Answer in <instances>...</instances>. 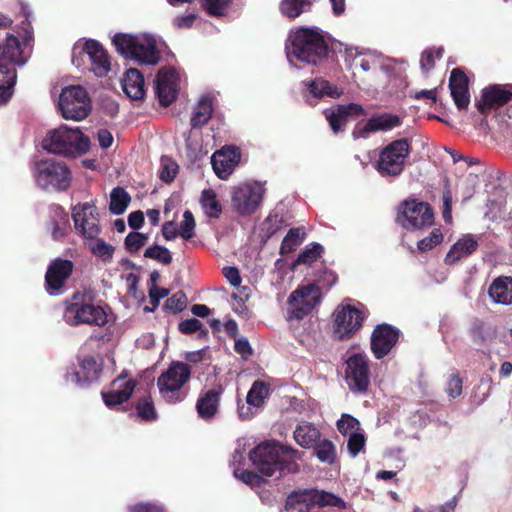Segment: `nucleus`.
I'll return each instance as SVG.
<instances>
[{
    "label": "nucleus",
    "mask_w": 512,
    "mask_h": 512,
    "mask_svg": "<svg viewBox=\"0 0 512 512\" xmlns=\"http://www.w3.org/2000/svg\"><path fill=\"white\" fill-rule=\"evenodd\" d=\"M26 10L23 6L26 19L22 22L21 31L17 32L18 36L8 34L3 46V61L0 62V104L8 102L13 95L17 78L14 65H24L29 57L28 47L32 41V32Z\"/></svg>",
    "instance_id": "1"
},
{
    "label": "nucleus",
    "mask_w": 512,
    "mask_h": 512,
    "mask_svg": "<svg viewBox=\"0 0 512 512\" xmlns=\"http://www.w3.org/2000/svg\"><path fill=\"white\" fill-rule=\"evenodd\" d=\"M300 456L298 450L275 441L261 443L249 453L252 463L266 476L273 475L277 469L295 470L294 462Z\"/></svg>",
    "instance_id": "2"
},
{
    "label": "nucleus",
    "mask_w": 512,
    "mask_h": 512,
    "mask_svg": "<svg viewBox=\"0 0 512 512\" xmlns=\"http://www.w3.org/2000/svg\"><path fill=\"white\" fill-rule=\"evenodd\" d=\"M113 44L121 55L139 64L155 65L160 59L156 39L147 33L116 34Z\"/></svg>",
    "instance_id": "3"
},
{
    "label": "nucleus",
    "mask_w": 512,
    "mask_h": 512,
    "mask_svg": "<svg viewBox=\"0 0 512 512\" xmlns=\"http://www.w3.org/2000/svg\"><path fill=\"white\" fill-rule=\"evenodd\" d=\"M327 44L323 36L314 29L301 28L295 32L287 58L291 64L294 59L316 65L326 57Z\"/></svg>",
    "instance_id": "4"
},
{
    "label": "nucleus",
    "mask_w": 512,
    "mask_h": 512,
    "mask_svg": "<svg viewBox=\"0 0 512 512\" xmlns=\"http://www.w3.org/2000/svg\"><path fill=\"white\" fill-rule=\"evenodd\" d=\"M43 148L54 154L76 156L89 149V138L78 128L61 126L47 134Z\"/></svg>",
    "instance_id": "5"
},
{
    "label": "nucleus",
    "mask_w": 512,
    "mask_h": 512,
    "mask_svg": "<svg viewBox=\"0 0 512 512\" xmlns=\"http://www.w3.org/2000/svg\"><path fill=\"white\" fill-rule=\"evenodd\" d=\"M190 376L191 368L188 364L180 361L172 362L157 380L162 398L166 402L173 404L184 400L186 394L182 388L188 382Z\"/></svg>",
    "instance_id": "6"
},
{
    "label": "nucleus",
    "mask_w": 512,
    "mask_h": 512,
    "mask_svg": "<svg viewBox=\"0 0 512 512\" xmlns=\"http://www.w3.org/2000/svg\"><path fill=\"white\" fill-rule=\"evenodd\" d=\"M32 172L37 185L43 189L66 190L71 183L69 168L54 159L37 161Z\"/></svg>",
    "instance_id": "7"
},
{
    "label": "nucleus",
    "mask_w": 512,
    "mask_h": 512,
    "mask_svg": "<svg viewBox=\"0 0 512 512\" xmlns=\"http://www.w3.org/2000/svg\"><path fill=\"white\" fill-rule=\"evenodd\" d=\"M265 194L264 185L258 181H247L231 189V205L241 216H250L260 207Z\"/></svg>",
    "instance_id": "8"
},
{
    "label": "nucleus",
    "mask_w": 512,
    "mask_h": 512,
    "mask_svg": "<svg viewBox=\"0 0 512 512\" xmlns=\"http://www.w3.org/2000/svg\"><path fill=\"white\" fill-rule=\"evenodd\" d=\"M58 107L65 119L80 121L91 111V102L81 86H67L59 96Z\"/></svg>",
    "instance_id": "9"
},
{
    "label": "nucleus",
    "mask_w": 512,
    "mask_h": 512,
    "mask_svg": "<svg viewBox=\"0 0 512 512\" xmlns=\"http://www.w3.org/2000/svg\"><path fill=\"white\" fill-rule=\"evenodd\" d=\"M64 321L72 326L88 324L102 327L108 322V314L104 307L94 303H80L72 301L67 304L64 313Z\"/></svg>",
    "instance_id": "10"
},
{
    "label": "nucleus",
    "mask_w": 512,
    "mask_h": 512,
    "mask_svg": "<svg viewBox=\"0 0 512 512\" xmlns=\"http://www.w3.org/2000/svg\"><path fill=\"white\" fill-rule=\"evenodd\" d=\"M410 153L407 139H398L388 144L379 155L377 170L382 176H398L404 169Z\"/></svg>",
    "instance_id": "11"
},
{
    "label": "nucleus",
    "mask_w": 512,
    "mask_h": 512,
    "mask_svg": "<svg viewBox=\"0 0 512 512\" xmlns=\"http://www.w3.org/2000/svg\"><path fill=\"white\" fill-rule=\"evenodd\" d=\"M434 215L427 203L405 201L400 207L397 222L405 229H422L433 223Z\"/></svg>",
    "instance_id": "12"
},
{
    "label": "nucleus",
    "mask_w": 512,
    "mask_h": 512,
    "mask_svg": "<svg viewBox=\"0 0 512 512\" xmlns=\"http://www.w3.org/2000/svg\"><path fill=\"white\" fill-rule=\"evenodd\" d=\"M335 333L340 339L349 338L359 330L367 316L366 309L342 303L335 310Z\"/></svg>",
    "instance_id": "13"
},
{
    "label": "nucleus",
    "mask_w": 512,
    "mask_h": 512,
    "mask_svg": "<svg viewBox=\"0 0 512 512\" xmlns=\"http://www.w3.org/2000/svg\"><path fill=\"white\" fill-rule=\"evenodd\" d=\"M74 227L85 240L98 237L101 232L99 215L92 202L79 203L72 209Z\"/></svg>",
    "instance_id": "14"
},
{
    "label": "nucleus",
    "mask_w": 512,
    "mask_h": 512,
    "mask_svg": "<svg viewBox=\"0 0 512 512\" xmlns=\"http://www.w3.org/2000/svg\"><path fill=\"white\" fill-rule=\"evenodd\" d=\"M320 297V288L315 284H308L297 288L288 298L290 318L302 319L319 303Z\"/></svg>",
    "instance_id": "15"
},
{
    "label": "nucleus",
    "mask_w": 512,
    "mask_h": 512,
    "mask_svg": "<svg viewBox=\"0 0 512 512\" xmlns=\"http://www.w3.org/2000/svg\"><path fill=\"white\" fill-rule=\"evenodd\" d=\"M345 381L353 392H365L370 384L367 356L353 353L346 360Z\"/></svg>",
    "instance_id": "16"
},
{
    "label": "nucleus",
    "mask_w": 512,
    "mask_h": 512,
    "mask_svg": "<svg viewBox=\"0 0 512 512\" xmlns=\"http://www.w3.org/2000/svg\"><path fill=\"white\" fill-rule=\"evenodd\" d=\"M402 118L392 113L375 114L365 123L356 125L353 130V137L368 138L371 133L388 132L401 126Z\"/></svg>",
    "instance_id": "17"
},
{
    "label": "nucleus",
    "mask_w": 512,
    "mask_h": 512,
    "mask_svg": "<svg viewBox=\"0 0 512 512\" xmlns=\"http://www.w3.org/2000/svg\"><path fill=\"white\" fill-rule=\"evenodd\" d=\"M179 90V77L174 68H162L159 70L155 91L162 106H169L177 97Z\"/></svg>",
    "instance_id": "18"
},
{
    "label": "nucleus",
    "mask_w": 512,
    "mask_h": 512,
    "mask_svg": "<svg viewBox=\"0 0 512 512\" xmlns=\"http://www.w3.org/2000/svg\"><path fill=\"white\" fill-rule=\"evenodd\" d=\"M73 263L70 260L56 259L48 267L45 280L50 295L62 293V288L72 273Z\"/></svg>",
    "instance_id": "19"
},
{
    "label": "nucleus",
    "mask_w": 512,
    "mask_h": 512,
    "mask_svg": "<svg viewBox=\"0 0 512 512\" xmlns=\"http://www.w3.org/2000/svg\"><path fill=\"white\" fill-rule=\"evenodd\" d=\"M398 331L391 326L378 325L371 336V349L377 359L387 355L398 340Z\"/></svg>",
    "instance_id": "20"
},
{
    "label": "nucleus",
    "mask_w": 512,
    "mask_h": 512,
    "mask_svg": "<svg viewBox=\"0 0 512 512\" xmlns=\"http://www.w3.org/2000/svg\"><path fill=\"white\" fill-rule=\"evenodd\" d=\"M224 387L217 384L209 390L202 391L196 402V411L201 419L211 420L218 413Z\"/></svg>",
    "instance_id": "21"
},
{
    "label": "nucleus",
    "mask_w": 512,
    "mask_h": 512,
    "mask_svg": "<svg viewBox=\"0 0 512 512\" xmlns=\"http://www.w3.org/2000/svg\"><path fill=\"white\" fill-rule=\"evenodd\" d=\"M240 161V152L235 147H224L211 157L213 169L221 179H227Z\"/></svg>",
    "instance_id": "22"
},
{
    "label": "nucleus",
    "mask_w": 512,
    "mask_h": 512,
    "mask_svg": "<svg viewBox=\"0 0 512 512\" xmlns=\"http://www.w3.org/2000/svg\"><path fill=\"white\" fill-rule=\"evenodd\" d=\"M136 382L132 379L118 377L112 382V388L108 392H102L106 406L113 408L127 401L132 395Z\"/></svg>",
    "instance_id": "23"
},
{
    "label": "nucleus",
    "mask_w": 512,
    "mask_h": 512,
    "mask_svg": "<svg viewBox=\"0 0 512 512\" xmlns=\"http://www.w3.org/2000/svg\"><path fill=\"white\" fill-rule=\"evenodd\" d=\"M83 52L89 57L91 70L98 77L110 71V61L104 48L95 40H88L83 45Z\"/></svg>",
    "instance_id": "24"
},
{
    "label": "nucleus",
    "mask_w": 512,
    "mask_h": 512,
    "mask_svg": "<svg viewBox=\"0 0 512 512\" xmlns=\"http://www.w3.org/2000/svg\"><path fill=\"white\" fill-rule=\"evenodd\" d=\"M451 96L458 109H466L470 103L468 78L460 68L452 70L449 79Z\"/></svg>",
    "instance_id": "25"
},
{
    "label": "nucleus",
    "mask_w": 512,
    "mask_h": 512,
    "mask_svg": "<svg viewBox=\"0 0 512 512\" xmlns=\"http://www.w3.org/2000/svg\"><path fill=\"white\" fill-rule=\"evenodd\" d=\"M479 238L473 234H465L450 248L445 257V263L452 265L462 258H466L477 250Z\"/></svg>",
    "instance_id": "26"
},
{
    "label": "nucleus",
    "mask_w": 512,
    "mask_h": 512,
    "mask_svg": "<svg viewBox=\"0 0 512 512\" xmlns=\"http://www.w3.org/2000/svg\"><path fill=\"white\" fill-rule=\"evenodd\" d=\"M362 114H364V109L361 105L350 103L347 105H338L326 111V118L333 132L337 133L346 125L348 116Z\"/></svg>",
    "instance_id": "27"
},
{
    "label": "nucleus",
    "mask_w": 512,
    "mask_h": 512,
    "mask_svg": "<svg viewBox=\"0 0 512 512\" xmlns=\"http://www.w3.org/2000/svg\"><path fill=\"white\" fill-rule=\"evenodd\" d=\"M511 98L512 91L500 85H493L483 90L482 99L478 103V109L484 113L486 109L506 104Z\"/></svg>",
    "instance_id": "28"
},
{
    "label": "nucleus",
    "mask_w": 512,
    "mask_h": 512,
    "mask_svg": "<svg viewBox=\"0 0 512 512\" xmlns=\"http://www.w3.org/2000/svg\"><path fill=\"white\" fill-rule=\"evenodd\" d=\"M100 366L92 356H85L79 362V370L67 375V381L83 385L97 379Z\"/></svg>",
    "instance_id": "29"
},
{
    "label": "nucleus",
    "mask_w": 512,
    "mask_h": 512,
    "mask_svg": "<svg viewBox=\"0 0 512 512\" xmlns=\"http://www.w3.org/2000/svg\"><path fill=\"white\" fill-rule=\"evenodd\" d=\"M488 294L496 304H512V278L500 276L493 280L488 289Z\"/></svg>",
    "instance_id": "30"
},
{
    "label": "nucleus",
    "mask_w": 512,
    "mask_h": 512,
    "mask_svg": "<svg viewBox=\"0 0 512 512\" xmlns=\"http://www.w3.org/2000/svg\"><path fill=\"white\" fill-rule=\"evenodd\" d=\"M122 88L125 94L134 100L142 99L144 90L143 75L136 68H130L122 80Z\"/></svg>",
    "instance_id": "31"
},
{
    "label": "nucleus",
    "mask_w": 512,
    "mask_h": 512,
    "mask_svg": "<svg viewBox=\"0 0 512 512\" xmlns=\"http://www.w3.org/2000/svg\"><path fill=\"white\" fill-rule=\"evenodd\" d=\"M293 434L296 443L303 448L314 447L321 438L319 429L310 422L299 423Z\"/></svg>",
    "instance_id": "32"
},
{
    "label": "nucleus",
    "mask_w": 512,
    "mask_h": 512,
    "mask_svg": "<svg viewBox=\"0 0 512 512\" xmlns=\"http://www.w3.org/2000/svg\"><path fill=\"white\" fill-rule=\"evenodd\" d=\"M311 499L309 490L292 493L281 512H310L313 508Z\"/></svg>",
    "instance_id": "33"
},
{
    "label": "nucleus",
    "mask_w": 512,
    "mask_h": 512,
    "mask_svg": "<svg viewBox=\"0 0 512 512\" xmlns=\"http://www.w3.org/2000/svg\"><path fill=\"white\" fill-rule=\"evenodd\" d=\"M309 93L315 98H338L343 91L323 78H316L307 84Z\"/></svg>",
    "instance_id": "34"
},
{
    "label": "nucleus",
    "mask_w": 512,
    "mask_h": 512,
    "mask_svg": "<svg viewBox=\"0 0 512 512\" xmlns=\"http://www.w3.org/2000/svg\"><path fill=\"white\" fill-rule=\"evenodd\" d=\"M213 105L209 96H203L193 110L191 125L193 128L205 125L212 116Z\"/></svg>",
    "instance_id": "35"
},
{
    "label": "nucleus",
    "mask_w": 512,
    "mask_h": 512,
    "mask_svg": "<svg viewBox=\"0 0 512 512\" xmlns=\"http://www.w3.org/2000/svg\"><path fill=\"white\" fill-rule=\"evenodd\" d=\"M131 201L130 195L122 187L114 188L110 193L109 209L115 215L123 214Z\"/></svg>",
    "instance_id": "36"
},
{
    "label": "nucleus",
    "mask_w": 512,
    "mask_h": 512,
    "mask_svg": "<svg viewBox=\"0 0 512 512\" xmlns=\"http://www.w3.org/2000/svg\"><path fill=\"white\" fill-rule=\"evenodd\" d=\"M269 394V385L263 381L257 380L252 384L246 402L254 408H260Z\"/></svg>",
    "instance_id": "37"
},
{
    "label": "nucleus",
    "mask_w": 512,
    "mask_h": 512,
    "mask_svg": "<svg viewBox=\"0 0 512 512\" xmlns=\"http://www.w3.org/2000/svg\"><path fill=\"white\" fill-rule=\"evenodd\" d=\"M200 203L204 213L211 218H217L221 212L222 207L217 200L216 193L212 189H205L202 191Z\"/></svg>",
    "instance_id": "38"
},
{
    "label": "nucleus",
    "mask_w": 512,
    "mask_h": 512,
    "mask_svg": "<svg viewBox=\"0 0 512 512\" xmlns=\"http://www.w3.org/2000/svg\"><path fill=\"white\" fill-rule=\"evenodd\" d=\"M313 507H324L333 506L338 508H344V501L332 493L319 490H309Z\"/></svg>",
    "instance_id": "39"
},
{
    "label": "nucleus",
    "mask_w": 512,
    "mask_h": 512,
    "mask_svg": "<svg viewBox=\"0 0 512 512\" xmlns=\"http://www.w3.org/2000/svg\"><path fill=\"white\" fill-rule=\"evenodd\" d=\"M305 235L303 228H291L281 243L280 253L288 254L295 250L303 242Z\"/></svg>",
    "instance_id": "40"
},
{
    "label": "nucleus",
    "mask_w": 512,
    "mask_h": 512,
    "mask_svg": "<svg viewBox=\"0 0 512 512\" xmlns=\"http://www.w3.org/2000/svg\"><path fill=\"white\" fill-rule=\"evenodd\" d=\"M86 244L90 251L103 261H109L114 254V247L98 237L87 239Z\"/></svg>",
    "instance_id": "41"
},
{
    "label": "nucleus",
    "mask_w": 512,
    "mask_h": 512,
    "mask_svg": "<svg viewBox=\"0 0 512 512\" xmlns=\"http://www.w3.org/2000/svg\"><path fill=\"white\" fill-rule=\"evenodd\" d=\"M310 5L307 0H282L280 8L284 15L295 18L307 11Z\"/></svg>",
    "instance_id": "42"
},
{
    "label": "nucleus",
    "mask_w": 512,
    "mask_h": 512,
    "mask_svg": "<svg viewBox=\"0 0 512 512\" xmlns=\"http://www.w3.org/2000/svg\"><path fill=\"white\" fill-rule=\"evenodd\" d=\"M314 448L315 454L321 462L332 463L334 461L336 452L335 446L331 441L320 439Z\"/></svg>",
    "instance_id": "43"
},
{
    "label": "nucleus",
    "mask_w": 512,
    "mask_h": 512,
    "mask_svg": "<svg viewBox=\"0 0 512 512\" xmlns=\"http://www.w3.org/2000/svg\"><path fill=\"white\" fill-rule=\"evenodd\" d=\"M337 428L340 433L344 435H351L352 433L360 432L359 421L349 414H343L337 421Z\"/></svg>",
    "instance_id": "44"
},
{
    "label": "nucleus",
    "mask_w": 512,
    "mask_h": 512,
    "mask_svg": "<svg viewBox=\"0 0 512 512\" xmlns=\"http://www.w3.org/2000/svg\"><path fill=\"white\" fill-rule=\"evenodd\" d=\"M137 415L145 421H153L157 414L151 397H144L137 404Z\"/></svg>",
    "instance_id": "45"
},
{
    "label": "nucleus",
    "mask_w": 512,
    "mask_h": 512,
    "mask_svg": "<svg viewBox=\"0 0 512 512\" xmlns=\"http://www.w3.org/2000/svg\"><path fill=\"white\" fill-rule=\"evenodd\" d=\"M322 252L323 247L318 243H314L311 245V247L306 248L304 251L300 253L296 260V263L310 265L321 256Z\"/></svg>",
    "instance_id": "46"
},
{
    "label": "nucleus",
    "mask_w": 512,
    "mask_h": 512,
    "mask_svg": "<svg viewBox=\"0 0 512 512\" xmlns=\"http://www.w3.org/2000/svg\"><path fill=\"white\" fill-rule=\"evenodd\" d=\"M144 256L159 261L162 264L168 265L172 262L170 251L163 246H151L145 250Z\"/></svg>",
    "instance_id": "47"
},
{
    "label": "nucleus",
    "mask_w": 512,
    "mask_h": 512,
    "mask_svg": "<svg viewBox=\"0 0 512 512\" xmlns=\"http://www.w3.org/2000/svg\"><path fill=\"white\" fill-rule=\"evenodd\" d=\"M195 220L191 211L186 210L183 213V220L180 223L179 234L185 239L189 240L194 236Z\"/></svg>",
    "instance_id": "48"
},
{
    "label": "nucleus",
    "mask_w": 512,
    "mask_h": 512,
    "mask_svg": "<svg viewBox=\"0 0 512 512\" xmlns=\"http://www.w3.org/2000/svg\"><path fill=\"white\" fill-rule=\"evenodd\" d=\"M178 170V165L169 157L161 158L160 178L165 182H171Z\"/></svg>",
    "instance_id": "49"
},
{
    "label": "nucleus",
    "mask_w": 512,
    "mask_h": 512,
    "mask_svg": "<svg viewBox=\"0 0 512 512\" xmlns=\"http://www.w3.org/2000/svg\"><path fill=\"white\" fill-rule=\"evenodd\" d=\"M148 241V236L139 232H131L125 238V246L131 253L138 251Z\"/></svg>",
    "instance_id": "50"
},
{
    "label": "nucleus",
    "mask_w": 512,
    "mask_h": 512,
    "mask_svg": "<svg viewBox=\"0 0 512 512\" xmlns=\"http://www.w3.org/2000/svg\"><path fill=\"white\" fill-rule=\"evenodd\" d=\"M495 332L496 330L494 327L479 324L473 327L472 337L475 343L483 344L486 341L490 340L492 336L495 334Z\"/></svg>",
    "instance_id": "51"
},
{
    "label": "nucleus",
    "mask_w": 512,
    "mask_h": 512,
    "mask_svg": "<svg viewBox=\"0 0 512 512\" xmlns=\"http://www.w3.org/2000/svg\"><path fill=\"white\" fill-rule=\"evenodd\" d=\"M206 11L214 16H221L232 0H201Z\"/></svg>",
    "instance_id": "52"
},
{
    "label": "nucleus",
    "mask_w": 512,
    "mask_h": 512,
    "mask_svg": "<svg viewBox=\"0 0 512 512\" xmlns=\"http://www.w3.org/2000/svg\"><path fill=\"white\" fill-rule=\"evenodd\" d=\"M187 305L186 295L179 291L169 297L165 302V308L173 313L182 311Z\"/></svg>",
    "instance_id": "53"
},
{
    "label": "nucleus",
    "mask_w": 512,
    "mask_h": 512,
    "mask_svg": "<svg viewBox=\"0 0 512 512\" xmlns=\"http://www.w3.org/2000/svg\"><path fill=\"white\" fill-rule=\"evenodd\" d=\"M366 443V438L362 432L352 433L349 435L347 441V447L350 455L352 457H356L359 452L364 448Z\"/></svg>",
    "instance_id": "54"
},
{
    "label": "nucleus",
    "mask_w": 512,
    "mask_h": 512,
    "mask_svg": "<svg viewBox=\"0 0 512 512\" xmlns=\"http://www.w3.org/2000/svg\"><path fill=\"white\" fill-rule=\"evenodd\" d=\"M443 49H428L421 54L420 65L423 72H429L434 67L435 58H440Z\"/></svg>",
    "instance_id": "55"
},
{
    "label": "nucleus",
    "mask_w": 512,
    "mask_h": 512,
    "mask_svg": "<svg viewBox=\"0 0 512 512\" xmlns=\"http://www.w3.org/2000/svg\"><path fill=\"white\" fill-rule=\"evenodd\" d=\"M443 240V234L439 229H434L430 235L418 242V249L420 251L431 250L436 245L440 244Z\"/></svg>",
    "instance_id": "56"
},
{
    "label": "nucleus",
    "mask_w": 512,
    "mask_h": 512,
    "mask_svg": "<svg viewBox=\"0 0 512 512\" xmlns=\"http://www.w3.org/2000/svg\"><path fill=\"white\" fill-rule=\"evenodd\" d=\"M359 64L363 71L378 70L383 68L381 57L375 54H368L357 60L356 65Z\"/></svg>",
    "instance_id": "57"
},
{
    "label": "nucleus",
    "mask_w": 512,
    "mask_h": 512,
    "mask_svg": "<svg viewBox=\"0 0 512 512\" xmlns=\"http://www.w3.org/2000/svg\"><path fill=\"white\" fill-rule=\"evenodd\" d=\"M463 381L458 374H452L446 384L445 391L450 398L459 397L462 393Z\"/></svg>",
    "instance_id": "58"
},
{
    "label": "nucleus",
    "mask_w": 512,
    "mask_h": 512,
    "mask_svg": "<svg viewBox=\"0 0 512 512\" xmlns=\"http://www.w3.org/2000/svg\"><path fill=\"white\" fill-rule=\"evenodd\" d=\"M203 324L196 318L186 319L179 324V330L184 334H192L200 331L201 334H205L206 331L203 329Z\"/></svg>",
    "instance_id": "59"
},
{
    "label": "nucleus",
    "mask_w": 512,
    "mask_h": 512,
    "mask_svg": "<svg viewBox=\"0 0 512 512\" xmlns=\"http://www.w3.org/2000/svg\"><path fill=\"white\" fill-rule=\"evenodd\" d=\"M50 229L54 240H62L67 232V220L63 217L60 221H52Z\"/></svg>",
    "instance_id": "60"
},
{
    "label": "nucleus",
    "mask_w": 512,
    "mask_h": 512,
    "mask_svg": "<svg viewBox=\"0 0 512 512\" xmlns=\"http://www.w3.org/2000/svg\"><path fill=\"white\" fill-rule=\"evenodd\" d=\"M443 219L446 223L452 222V194L447 188L443 192Z\"/></svg>",
    "instance_id": "61"
},
{
    "label": "nucleus",
    "mask_w": 512,
    "mask_h": 512,
    "mask_svg": "<svg viewBox=\"0 0 512 512\" xmlns=\"http://www.w3.org/2000/svg\"><path fill=\"white\" fill-rule=\"evenodd\" d=\"M234 349L243 358H248L252 354V349L249 344V341L244 337H240L235 340Z\"/></svg>",
    "instance_id": "62"
},
{
    "label": "nucleus",
    "mask_w": 512,
    "mask_h": 512,
    "mask_svg": "<svg viewBox=\"0 0 512 512\" xmlns=\"http://www.w3.org/2000/svg\"><path fill=\"white\" fill-rule=\"evenodd\" d=\"M169 291L165 288L158 287L156 285H152V287L149 290V297L151 300V303L154 306H157L159 304V301L166 296H168Z\"/></svg>",
    "instance_id": "63"
},
{
    "label": "nucleus",
    "mask_w": 512,
    "mask_h": 512,
    "mask_svg": "<svg viewBox=\"0 0 512 512\" xmlns=\"http://www.w3.org/2000/svg\"><path fill=\"white\" fill-rule=\"evenodd\" d=\"M130 512H165L161 506L150 504V503H140L129 508Z\"/></svg>",
    "instance_id": "64"
}]
</instances>
